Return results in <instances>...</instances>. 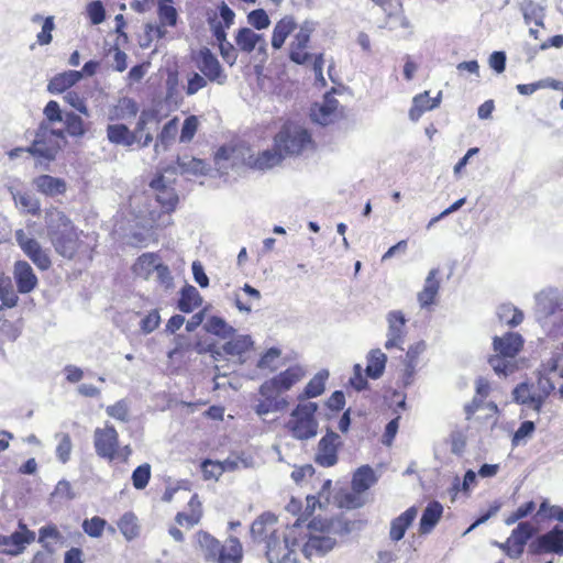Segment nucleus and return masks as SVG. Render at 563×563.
Segmentation results:
<instances>
[{"mask_svg":"<svg viewBox=\"0 0 563 563\" xmlns=\"http://www.w3.org/2000/svg\"><path fill=\"white\" fill-rule=\"evenodd\" d=\"M44 227L46 239L60 257L69 261L92 258L95 245L89 234L79 229L59 208L45 209Z\"/></svg>","mask_w":563,"mask_h":563,"instance_id":"f257e3e1","label":"nucleus"},{"mask_svg":"<svg viewBox=\"0 0 563 563\" xmlns=\"http://www.w3.org/2000/svg\"><path fill=\"white\" fill-rule=\"evenodd\" d=\"M314 32V25L310 21L298 23L292 14H285L274 25L271 36V45L274 49L284 47L287 38L292 35L288 47V58L297 64L305 65L312 60L314 76L321 84L325 85L323 77L324 58L323 54L309 53L311 36Z\"/></svg>","mask_w":563,"mask_h":563,"instance_id":"f03ea898","label":"nucleus"},{"mask_svg":"<svg viewBox=\"0 0 563 563\" xmlns=\"http://www.w3.org/2000/svg\"><path fill=\"white\" fill-rule=\"evenodd\" d=\"M276 517L263 514L251 526L252 536L258 541H266V558L269 563H297L296 549L299 547L300 519L288 527L283 534L277 533L274 526Z\"/></svg>","mask_w":563,"mask_h":563,"instance_id":"7ed1b4c3","label":"nucleus"},{"mask_svg":"<svg viewBox=\"0 0 563 563\" xmlns=\"http://www.w3.org/2000/svg\"><path fill=\"white\" fill-rule=\"evenodd\" d=\"M306 374L307 371L302 365L294 364L263 382L258 388L262 398L255 406V412L264 416L285 409L288 406V401L282 395L300 383L306 377Z\"/></svg>","mask_w":563,"mask_h":563,"instance_id":"20e7f679","label":"nucleus"},{"mask_svg":"<svg viewBox=\"0 0 563 563\" xmlns=\"http://www.w3.org/2000/svg\"><path fill=\"white\" fill-rule=\"evenodd\" d=\"M306 530L303 532V527L301 526L300 534L298 536L299 545L302 543L305 558L323 556L334 548L336 530L332 519L313 518L307 525Z\"/></svg>","mask_w":563,"mask_h":563,"instance_id":"39448f33","label":"nucleus"},{"mask_svg":"<svg viewBox=\"0 0 563 563\" xmlns=\"http://www.w3.org/2000/svg\"><path fill=\"white\" fill-rule=\"evenodd\" d=\"M93 448L97 456L108 463L126 464L133 453L130 444H120L119 432L108 422L95 429Z\"/></svg>","mask_w":563,"mask_h":563,"instance_id":"423d86ee","label":"nucleus"},{"mask_svg":"<svg viewBox=\"0 0 563 563\" xmlns=\"http://www.w3.org/2000/svg\"><path fill=\"white\" fill-rule=\"evenodd\" d=\"M131 272L141 280L148 282L154 278L156 284L165 290L174 286L172 271L158 252H145L139 255L131 266Z\"/></svg>","mask_w":563,"mask_h":563,"instance_id":"0eeeda50","label":"nucleus"},{"mask_svg":"<svg viewBox=\"0 0 563 563\" xmlns=\"http://www.w3.org/2000/svg\"><path fill=\"white\" fill-rule=\"evenodd\" d=\"M234 18L235 13L225 2H221L218 11L208 15V24L218 42L220 55L229 66H233L238 59L239 48L227 40V30L234 23Z\"/></svg>","mask_w":563,"mask_h":563,"instance_id":"6e6552de","label":"nucleus"},{"mask_svg":"<svg viewBox=\"0 0 563 563\" xmlns=\"http://www.w3.org/2000/svg\"><path fill=\"white\" fill-rule=\"evenodd\" d=\"M197 541L203 551L207 561L216 563H240L243 558V548L236 537H230L225 544H221L207 531L197 532Z\"/></svg>","mask_w":563,"mask_h":563,"instance_id":"1a4fd4ad","label":"nucleus"},{"mask_svg":"<svg viewBox=\"0 0 563 563\" xmlns=\"http://www.w3.org/2000/svg\"><path fill=\"white\" fill-rule=\"evenodd\" d=\"M311 144L308 130L292 121H286L274 136V145L284 157L300 155Z\"/></svg>","mask_w":563,"mask_h":563,"instance_id":"9d476101","label":"nucleus"},{"mask_svg":"<svg viewBox=\"0 0 563 563\" xmlns=\"http://www.w3.org/2000/svg\"><path fill=\"white\" fill-rule=\"evenodd\" d=\"M317 410L318 405L316 402L298 404L285 424L286 429L298 440L313 438L318 432V421L314 417Z\"/></svg>","mask_w":563,"mask_h":563,"instance_id":"9b49d317","label":"nucleus"},{"mask_svg":"<svg viewBox=\"0 0 563 563\" xmlns=\"http://www.w3.org/2000/svg\"><path fill=\"white\" fill-rule=\"evenodd\" d=\"M495 355L490 356L488 362L497 373L507 374L509 365L505 358H515L523 347V339L517 332H507L503 336L493 339Z\"/></svg>","mask_w":563,"mask_h":563,"instance_id":"f8f14e48","label":"nucleus"},{"mask_svg":"<svg viewBox=\"0 0 563 563\" xmlns=\"http://www.w3.org/2000/svg\"><path fill=\"white\" fill-rule=\"evenodd\" d=\"M536 532L537 529L531 522H519L505 542L495 541L493 544L499 548L508 558L518 560L523 554L527 542Z\"/></svg>","mask_w":563,"mask_h":563,"instance_id":"ddd939ff","label":"nucleus"},{"mask_svg":"<svg viewBox=\"0 0 563 563\" xmlns=\"http://www.w3.org/2000/svg\"><path fill=\"white\" fill-rule=\"evenodd\" d=\"M15 241L22 252L40 269L48 271L52 267L49 251L32 236H29L23 229L15 231Z\"/></svg>","mask_w":563,"mask_h":563,"instance_id":"4468645a","label":"nucleus"},{"mask_svg":"<svg viewBox=\"0 0 563 563\" xmlns=\"http://www.w3.org/2000/svg\"><path fill=\"white\" fill-rule=\"evenodd\" d=\"M192 60L199 71L211 82L223 86L228 81V75L218 57L208 48H200Z\"/></svg>","mask_w":563,"mask_h":563,"instance_id":"2eb2a0df","label":"nucleus"},{"mask_svg":"<svg viewBox=\"0 0 563 563\" xmlns=\"http://www.w3.org/2000/svg\"><path fill=\"white\" fill-rule=\"evenodd\" d=\"M342 446L341 437L328 430L320 439L314 455V463L322 467H331L338 463V452Z\"/></svg>","mask_w":563,"mask_h":563,"instance_id":"dca6fc26","label":"nucleus"},{"mask_svg":"<svg viewBox=\"0 0 563 563\" xmlns=\"http://www.w3.org/2000/svg\"><path fill=\"white\" fill-rule=\"evenodd\" d=\"M20 530L10 536L0 534V553L16 556L25 550L27 544L35 540V532L30 530L25 523H19Z\"/></svg>","mask_w":563,"mask_h":563,"instance_id":"f3484780","label":"nucleus"},{"mask_svg":"<svg viewBox=\"0 0 563 563\" xmlns=\"http://www.w3.org/2000/svg\"><path fill=\"white\" fill-rule=\"evenodd\" d=\"M529 553L539 555L542 553H555L563 555V529L558 527L539 536L529 544Z\"/></svg>","mask_w":563,"mask_h":563,"instance_id":"a211bd4d","label":"nucleus"},{"mask_svg":"<svg viewBox=\"0 0 563 563\" xmlns=\"http://www.w3.org/2000/svg\"><path fill=\"white\" fill-rule=\"evenodd\" d=\"M406 318L405 314L399 311H390L387 314V340L385 342V349H399L402 350V344L405 343L407 336V328H406Z\"/></svg>","mask_w":563,"mask_h":563,"instance_id":"6ab92c4d","label":"nucleus"},{"mask_svg":"<svg viewBox=\"0 0 563 563\" xmlns=\"http://www.w3.org/2000/svg\"><path fill=\"white\" fill-rule=\"evenodd\" d=\"M48 136L63 137V131L51 130L47 123L42 122L37 129L35 140L26 151L40 157L54 158L57 153L58 145L51 142L46 143L45 139Z\"/></svg>","mask_w":563,"mask_h":563,"instance_id":"aec40b11","label":"nucleus"},{"mask_svg":"<svg viewBox=\"0 0 563 563\" xmlns=\"http://www.w3.org/2000/svg\"><path fill=\"white\" fill-rule=\"evenodd\" d=\"M341 115L339 101L331 92H327L321 104L316 103L311 108V118L321 125H328L338 120Z\"/></svg>","mask_w":563,"mask_h":563,"instance_id":"412c9836","label":"nucleus"},{"mask_svg":"<svg viewBox=\"0 0 563 563\" xmlns=\"http://www.w3.org/2000/svg\"><path fill=\"white\" fill-rule=\"evenodd\" d=\"M13 277L20 294H29L37 287V276L26 261L19 260L14 263Z\"/></svg>","mask_w":563,"mask_h":563,"instance_id":"4be33fe9","label":"nucleus"},{"mask_svg":"<svg viewBox=\"0 0 563 563\" xmlns=\"http://www.w3.org/2000/svg\"><path fill=\"white\" fill-rule=\"evenodd\" d=\"M202 516V503L198 494H194L187 504L186 510L176 514L175 521L179 527L190 529L201 521Z\"/></svg>","mask_w":563,"mask_h":563,"instance_id":"5701e85b","label":"nucleus"},{"mask_svg":"<svg viewBox=\"0 0 563 563\" xmlns=\"http://www.w3.org/2000/svg\"><path fill=\"white\" fill-rule=\"evenodd\" d=\"M151 187L156 191L158 205L166 211L172 212L178 203V196L174 188L165 185L164 177L158 176L151 181Z\"/></svg>","mask_w":563,"mask_h":563,"instance_id":"b1692460","label":"nucleus"},{"mask_svg":"<svg viewBox=\"0 0 563 563\" xmlns=\"http://www.w3.org/2000/svg\"><path fill=\"white\" fill-rule=\"evenodd\" d=\"M439 274L438 268H432L424 280L422 290L418 292L417 299L421 308H428L435 302L440 289Z\"/></svg>","mask_w":563,"mask_h":563,"instance_id":"393cba45","label":"nucleus"},{"mask_svg":"<svg viewBox=\"0 0 563 563\" xmlns=\"http://www.w3.org/2000/svg\"><path fill=\"white\" fill-rule=\"evenodd\" d=\"M284 158L283 153L274 146L272 150H264L256 155H250L247 164L252 168L265 170L280 164Z\"/></svg>","mask_w":563,"mask_h":563,"instance_id":"a878e982","label":"nucleus"},{"mask_svg":"<svg viewBox=\"0 0 563 563\" xmlns=\"http://www.w3.org/2000/svg\"><path fill=\"white\" fill-rule=\"evenodd\" d=\"M82 78V74L79 70H67L55 75L47 85V90L51 93L58 95L67 92L73 86H75Z\"/></svg>","mask_w":563,"mask_h":563,"instance_id":"bb28decb","label":"nucleus"},{"mask_svg":"<svg viewBox=\"0 0 563 563\" xmlns=\"http://www.w3.org/2000/svg\"><path fill=\"white\" fill-rule=\"evenodd\" d=\"M417 514V508L412 506L393 519L390 522L389 538L395 542L400 541L405 537L407 529L412 525Z\"/></svg>","mask_w":563,"mask_h":563,"instance_id":"cd10ccee","label":"nucleus"},{"mask_svg":"<svg viewBox=\"0 0 563 563\" xmlns=\"http://www.w3.org/2000/svg\"><path fill=\"white\" fill-rule=\"evenodd\" d=\"M439 104L440 95L435 98H431L429 91L418 93L412 99V106L409 109V118L411 121H418L424 112L438 108Z\"/></svg>","mask_w":563,"mask_h":563,"instance_id":"c85d7f7f","label":"nucleus"},{"mask_svg":"<svg viewBox=\"0 0 563 563\" xmlns=\"http://www.w3.org/2000/svg\"><path fill=\"white\" fill-rule=\"evenodd\" d=\"M139 112L137 102L129 97H122L109 110L110 121L130 120L136 117Z\"/></svg>","mask_w":563,"mask_h":563,"instance_id":"c756f323","label":"nucleus"},{"mask_svg":"<svg viewBox=\"0 0 563 563\" xmlns=\"http://www.w3.org/2000/svg\"><path fill=\"white\" fill-rule=\"evenodd\" d=\"M514 399L516 402L526 405L537 412L541 411L544 402V397L536 395L532 391V386L527 383H521L514 389Z\"/></svg>","mask_w":563,"mask_h":563,"instance_id":"7c9ffc66","label":"nucleus"},{"mask_svg":"<svg viewBox=\"0 0 563 563\" xmlns=\"http://www.w3.org/2000/svg\"><path fill=\"white\" fill-rule=\"evenodd\" d=\"M36 190L45 196L54 197L66 191V183L62 178L51 175H41L34 179Z\"/></svg>","mask_w":563,"mask_h":563,"instance_id":"2f4dec72","label":"nucleus"},{"mask_svg":"<svg viewBox=\"0 0 563 563\" xmlns=\"http://www.w3.org/2000/svg\"><path fill=\"white\" fill-rule=\"evenodd\" d=\"M442 514L443 507L439 501L429 503L420 518L419 532L421 534L430 533L440 521Z\"/></svg>","mask_w":563,"mask_h":563,"instance_id":"473e14b6","label":"nucleus"},{"mask_svg":"<svg viewBox=\"0 0 563 563\" xmlns=\"http://www.w3.org/2000/svg\"><path fill=\"white\" fill-rule=\"evenodd\" d=\"M107 137L110 143L115 145L132 146L135 144V133L122 123L109 124L107 126Z\"/></svg>","mask_w":563,"mask_h":563,"instance_id":"72a5a7b5","label":"nucleus"},{"mask_svg":"<svg viewBox=\"0 0 563 563\" xmlns=\"http://www.w3.org/2000/svg\"><path fill=\"white\" fill-rule=\"evenodd\" d=\"M329 378V372L322 369L318 372L305 386L303 390L298 395V400L302 401L310 398L321 396L325 389V383Z\"/></svg>","mask_w":563,"mask_h":563,"instance_id":"f704fd0d","label":"nucleus"},{"mask_svg":"<svg viewBox=\"0 0 563 563\" xmlns=\"http://www.w3.org/2000/svg\"><path fill=\"white\" fill-rule=\"evenodd\" d=\"M202 303V297L192 285H185L180 289L177 307L181 312L190 313Z\"/></svg>","mask_w":563,"mask_h":563,"instance_id":"c9c22d12","label":"nucleus"},{"mask_svg":"<svg viewBox=\"0 0 563 563\" xmlns=\"http://www.w3.org/2000/svg\"><path fill=\"white\" fill-rule=\"evenodd\" d=\"M367 365L366 376L372 379H378L385 372L387 356L379 349L371 350L366 356Z\"/></svg>","mask_w":563,"mask_h":563,"instance_id":"e433bc0d","label":"nucleus"},{"mask_svg":"<svg viewBox=\"0 0 563 563\" xmlns=\"http://www.w3.org/2000/svg\"><path fill=\"white\" fill-rule=\"evenodd\" d=\"M490 393V384L484 378L479 377L476 380V394L472 401L465 406L466 418L470 419L476 411H478L484 404V400Z\"/></svg>","mask_w":563,"mask_h":563,"instance_id":"4c0bfd02","label":"nucleus"},{"mask_svg":"<svg viewBox=\"0 0 563 563\" xmlns=\"http://www.w3.org/2000/svg\"><path fill=\"white\" fill-rule=\"evenodd\" d=\"M155 119V114L152 111H142L136 122L135 129L132 133H135V143L141 147L148 146L153 141L151 132H145L146 125L150 121Z\"/></svg>","mask_w":563,"mask_h":563,"instance_id":"58836bf2","label":"nucleus"},{"mask_svg":"<svg viewBox=\"0 0 563 563\" xmlns=\"http://www.w3.org/2000/svg\"><path fill=\"white\" fill-rule=\"evenodd\" d=\"M376 482L374 471L368 465H363L356 470L352 478V488L355 493H364Z\"/></svg>","mask_w":563,"mask_h":563,"instance_id":"ea45409f","label":"nucleus"},{"mask_svg":"<svg viewBox=\"0 0 563 563\" xmlns=\"http://www.w3.org/2000/svg\"><path fill=\"white\" fill-rule=\"evenodd\" d=\"M236 47L245 53H252L257 43L263 40V35L254 32L250 27H241L235 34Z\"/></svg>","mask_w":563,"mask_h":563,"instance_id":"a19ab883","label":"nucleus"},{"mask_svg":"<svg viewBox=\"0 0 563 563\" xmlns=\"http://www.w3.org/2000/svg\"><path fill=\"white\" fill-rule=\"evenodd\" d=\"M63 540V534L58 530L56 525L49 523L43 526L38 530V543L42 544L43 549L55 550L53 544L58 543Z\"/></svg>","mask_w":563,"mask_h":563,"instance_id":"79ce46f5","label":"nucleus"},{"mask_svg":"<svg viewBox=\"0 0 563 563\" xmlns=\"http://www.w3.org/2000/svg\"><path fill=\"white\" fill-rule=\"evenodd\" d=\"M497 316L501 322L517 327L523 321V313L512 303H503L498 307Z\"/></svg>","mask_w":563,"mask_h":563,"instance_id":"37998d69","label":"nucleus"},{"mask_svg":"<svg viewBox=\"0 0 563 563\" xmlns=\"http://www.w3.org/2000/svg\"><path fill=\"white\" fill-rule=\"evenodd\" d=\"M15 205L21 209L22 212L32 216H38L41 211L40 201L31 196L29 192H18L14 196Z\"/></svg>","mask_w":563,"mask_h":563,"instance_id":"c03bdc74","label":"nucleus"},{"mask_svg":"<svg viewBox=\"0 0 563 563\" xmlns=\"http://www.w3.org/2000/svg\"><path fill=\"white\" fill-rule=\"evenodd\" d=\"M158 19L164 26H175L177 23V10L173 5L172 0H159L158 1Z\"/></svg>","mask_w":563,"mask_h":563,"instance_id":"a18cd8bd","label":"nucleus"},{"mask_svg":"<svg viewBox=\"0 0 563 563\" xmlns=\"http://www.w3.org/2000/svg\"><path fill=\"white\" fill-rule=\"evenodd\" d=\"M43 21V24H42V30L40 33H37L36 35V43L38 45H48L52 40H53V36H52V32L55 27V24H54V16H46L45 19H43L40 14H35L33 15L32 18V22H41Z\"/></svg>","mask_w":563,"mask_h":563,"instance_id":"49530a36","label":"nucleus"},{"mask_svg":"<svg viewBox=\"0 0 563 563\" xmlns=\"http://www.w3.org/2000/svg\"><path fill=\"white\" fill-rule=\"evenodd\" d=\"M118 528L128 540L134 539L139 534V525L135 515L132 512L124 514L118 521Z\"/></svg>","mask_w":563,"mask_h":563,"instance_id":"de8ad7c7","label":"nucleus"},{"mask_svg":"<svg viewBox=\"0 0 563 563\" xmlns=\"http://www.w3.org/2000/svg\"><path fill=\"white\" fill-rule=\"evenodd\" d=\"M0 300L1 306L4 308H13L19 301L18 294L14 290L10 278L0 280Z\"/></svg>","mask_w":563,"mask_h":563,"instance_id":"09e8293b","label":"nucleus"},{"mask_svg":"<svg viewBox=\"0 0 563 563\" xmlns=\"http://www.w3.org/2000/svg\"><path fill=\"white\" fill-rule=\"evenodd\" d=\"M152 476V467L148 463H143L139 465L133 472H132V484L133 487L137 490L144 489L151 479Z\"/></svg>","mask_w":563,"mask_h":563,"instance_id":"8fccbe9b","label":"nucleus"},{"mask_svg":"<svg viewBox=\"0 0 563 563\" xmlns=\"http://www.w3.org/2000/svg\"><path fill=\"white\" fill-rule=\"evenodd\" d=\"M107 527V521L99 517L93 516L90 519H85L82 522V530L91 538H100Z\"/></svg>","mask_w":563,"mask_h":563,"instance_id":"3c124183","label":"nucleus"},{"mask_svg":"<svg viewBox=\"0 0 563 563\" xmlns=\"http://www.w3.org/2000/svg\"><path fill=\"white\" fill-rule=\"evenodd\" d=\"M106 412L109 417L121 422H128L130 418V408L125 399L118 400L113 405L108 406Z\"/></svg>","mask_w":563,"mask_h":563,"instance_id":"603ef678","label":"nucleus"},{"mask_svg":"<svg viewBox=\"0 0 563 563\" xmlns=\"http://www.w3.org/2000/svg\"><path fill=\"white\" fill-rule=\"evenodd\" d=\"M252 342L246 338H236L228 341L223 349L230 355H242L250 350Z\"/></svg>","mask_w":563,"mask_h":563,"instance_id":"864d4df0","label":"nucleus"},{"mask_svg":"<svg viewBox=\"0 0 563 563\" xmlns=\"http://www.w3.org/2000/svg\"><path fill=\"white\" fill-rule=\"evenodd\" d=\"M198 128H199L198 118L194 114L187 117L184 121V124H183V128L180 131L179 141L183 143L190 142L194 139V136L196 135Z\"/></svg>","mask_w":563,"mask_h":563,"instance_id":"5fc2aeb1","label":"nucleus"},{"mask_svg":"<svg viewBox=\"0 0 563 563\" xmlns=\"http://www.w3.org/2000/svg\"><path fill=\"white\" fill-rule=\"evenodd\" d=\"M427 351V343L421 340L409 345L402 363H408L418 366L420 356Z\"/></svg>","mask_w":563,"mask_h":563,"instance_id":"6e6d98bb","label":"nucleus"},{"mask_svg":"<svg viewBox=\"0 0 563 563\" xmlns=\"http://www.w3.org/2000/svg\"><path fill=\"white\" fill-rule=\"evenodd\" d=\"M282 352L277 347H269L258 360L257 367L261 369L276 371L275 361L280 356Z\"/></svg>","mask_w":563,"mask_h":563,"instance_id":"4d7b16f0","label":"nucleus"},{"mask_svg":"<svg viewBox=\"0 0 563 563\" xmlns=\"http://www.w3.org/2000/svg\"><path fill=\"white\" fill-rule=\"evenodd\" d=\"M249 23L256 30H264L269 26L271 20L264 9H256L249 13Z\"/></svg>","mask_w":563,"mask_h":563,"instance_id":"13d9d810","label":"nucleus"},{"mask_svg":"<svg viewBox=\"0 0 563 563\" xmlns=\"http://www.w3.org/2000/svg\"><path fill=\"white\" fill-rule=\"evenodd\" d=\"M534 509H536L534 501H532V500L527 501V503L522 504L521 506H519L515 511H512L505 519V523L508 526L514 525L515 522L529 516Z\"/></svg>","mask_w":563,"mask_h":563,"instance_id":"bf43d9fd","label":"nucleus"},{"mask_svg":"<svg viewBox=\"0 0 563 563\" xmlns=\"http://www.w3.org/2000/svg\"><path fill=\"white\" fill-rule=\"evenodd\" d=\"M208 82H210L202 74L192 73L187 81V86L185 88L187 96H192L197 93L199 90L207 87Z\"/></svg>","mask_w":563,"mask_h":563,"instance_id":"052dcab7","label":"nucleus"},{"mask_svg":"<svg viewBox=\"0 0 563 563\" xmlns=\"http://www.w3.org/2000/svg\"><path fill=\"white\" fill-rule=\"evenodd\" d=\"M66 131L71 136H81L85 133L82 119L74 113H68L65 121Z\"/></svg>","mask_w":563,"mask_h":563,"instance_id":"680f3d73","label":"nucleus"},{"mask_svg":"<svg viewBox=\"0 0 563 563\" xmlns=\"http://www.w3.org/2000/svg\"><path fill=\"white\" fill-rule=\"evenodd\" d=\"M65 101L76 109L78 112L88 115V108L86 106V99L75 90H68L64 96Z\"/></svg>","mask_w":563,"mask_h":563,"instance_id":"e2e57ef3","label":"nucleus"},{"mask_svg":"<svg viewBox=\"0 0 563 563\" xmlns=\"http://www.w3.org/2000/svg\"><path fill=\"white\" fill-rule=\"evenodd\" d=\"M71 449L73 443L70 435L67 433L63 434L56 448V456L58 461L62 463L68 462L70 459Z\"/></svg>","mask_w":563,"mask_h":563,"instance_id":"0e129e2a","label":"nucleus"},{"mask_svg":"<svg viewBox=\"0 0 563 563\" xmlns=\"http://www.w3.org/2000/svg\"><path fill=\"white\" fill-rule=\"evenodd\" d=\"M161 323V316L158 310H152L148 312L140 323V329L144 334H148L156 330Z\"/></svg>","mask_w":563,"mask_h":563,"instance_id":"69168bd1","label":"nucleus"},{"mask_svg":"<svg viewBox=\"0 0 563 563\" xmlns=\"http://www.w3.org/2000/svg\"><path fill=\"white\" fill-rule=\"evenodd\" d=\"M177 131H178V119L175 117L165 123V125L163 126V129L158 135V141L163 145H167L172 140L175 139Z\"/></svg>","mask_w":563,"mask_h":563,"instance_id":"338daca9","label":"nucleus"},{"mask_svg":"<svg viewBox=\"0 0 563 563\" xmlns=\"http://www.w3.org/2000/svg\"><path fill=\"white\" fill-rule=\"evenodd\" d=\"M363 367L360 364L353 366V374L350 377V385L357 391L364 390L368 387L367 376L363 373Z\"/></svg>","mask_w":563,"mask_h":563,"instance_id":"774afa93","label":"nucleus"}]
</instances>
